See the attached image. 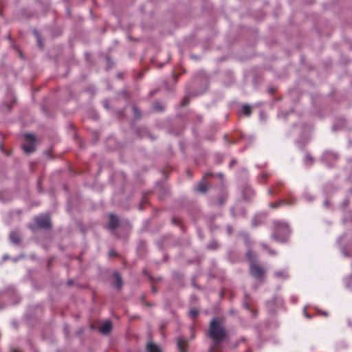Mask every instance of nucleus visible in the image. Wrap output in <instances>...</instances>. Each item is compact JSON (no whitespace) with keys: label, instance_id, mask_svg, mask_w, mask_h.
<instances>
[{"label":"nucleus","instance_id":"nucleus-1","mask_svg":"<svg viewBox=\"0 0 352 352\" xmlns=\"http://www.w3.org/2000/svg\"><path fill=\"white\" fill-rule=\"evenodd\" d=\"M226 329L221 325L217 319H213L210 323L208 336L215 343L223 341L226 337Z\"/></svg>","mask_w":352,"mask_h":352},{"label":"nucleus","instance_id":"nucleus-2","mask_svg":"<svg viewBox=\"0 0 352 352\" xmlns=\"http://www.w3.org/2000/svg\"><path fill=\"white\" fill-rule=\"evenodd\" d=\"M274 226L272 239L277 241H286L290 234L289 225L286 222L277 221L274 222Z\"/></svg>","mask_w":352,"mask_h":352},{"label":"nucleus","instance_id":"nucleus-3","mask_svg":"<svg viewBox=\"0 0 352 352\" xmlns=\"http://www.w3.org/2000/svg\"><path fill=\"white\" fill-rule=\"evenodd\" d=\"M26 142L22 145L23 151L31 153L35 151L36 139L32 134L27 133L24 135Z\"/></svg>","mask_w":352,"mask_h":352},{"label":"nucleus","instance_id":"nucleus-4","mask_svg":"<svg viewBox=\"0 0 352 352\" xmlns=\"http://www.w3.org/2000/svg\"><path fill=\"white\" fill-rule=\"evenodd\" d=\"M250 273L256 279H262L265 275V270L256 262L250 263Z\"/></svg>","mask_w":352,"mask_h":352},{"label":"nucleus","instance_id":"nucleus-5","mask_svg":"<svg viewBox=\"0 0 352 352\" xmlns=\"http://www.w3.org/2000/svg\"><path fill=\"white\" fill-rule=\"evenodd\" d=\"M37 226L42 229L51 228L50 219L48 215H39L36 216L34 219Z\"/></svg>","mask_w":352,"mask_h":352},{"label":"nucleus","instance_id":"nucleus-6","mask_svg":"<svg viewBox=\"0 0 352 352\" xmlns=\"http://www.w3.org/2000/svg\"><path fill=\"white\" fill-rule=\"evenodd\" d=\"M119 223H120V221H119V219L117 216L113 214H111L109 215V223H108V228L110 230H116L118 226H119Z\"/></svg>","mask_w":352,"mask_h":352},{"label":"nucleus","instance_id":"nucleus-7","mask_svg":"<svg viewBox=\"0 0 352 352\" xmlns=\"http://www.w3.org/2000/svg\"><path fill=\"white\" fill-rule=\"evenodd\" d=\"M111 322L109 320H107L100 326L99 331L102 334H108L111 331Z\"/></svg>","mask_w":352,"mask_h":352},{"label":"nucleus","instance_id":"nucleus-8","mask_svg":"<svg viewBox=\"0 0 352 352\" xmlns=\"http://www.w3.org/2000/svg\"><path fill=\"white\" fill-rule=\"evenodd\" d=\"M274 274L275 278L277 279L285 280L289 278V274L285 270L276 271Z\"/></svg>","mask_w":352,"mask_h":352},{"label":"nucleus","instance_id":"nucleus-9","mask_svg":"<svg viewBox=\"0 0 352 352\" xmlns=\"http://www.w3.org/2000/svg\"><path fill=\"white\" fill-rule=\"evenodd\" d=\"M195 190L201 193H206L208 190V185L204 181H201L197 186Z\"/></svg>","mask_w":352,"mask_h":352},{"label":"nucleus","instance_id":"nucleus-10","mask_svg":"<svg viewBox=\"0 0 352 352\" xmlns=\"http://www.w3.org/2000/svg\"><path fill=\"white\" fill-rule=\"evenodd\" d=\"M113 276L116 279L115 287L118 289H120L122 286V279L121 276L120 275V274L118 272H114Z\"/></svg>","mask_w":352,"mask_h":352},{"label":"nucleus","instance_id":"nucleus-11","mask_svg":"<svg viewBox=\"0 0 352 352\" xmlns=\"http://www.w3.org/2000/svg\"><path fill=\"white\" fill-rule=\"evenodd\" d=\"M187 344V341L184 337H179L177 340V345L181 352H185L184 346Z\"/></svg>","mask_w":352,"mask_h":352},{"label":"nucleus","instance_id":"nucleus-12","mask_svg":"<svg viewBox=\"0 0 352 352\" xmlns=\"http://www.w3.org/2000/svg\"><path fill=\"white\" fill-rule=\"evenodd\" d=\"M146 351L147 352H161L160 348L152 342L147 344Z\"/></svg>","mask_w":352,"mask_h":352},{"label":"nucleus","instance_id":"nucleus-13","mask_svg":"<svg viewBox=\"0 0 352 352\" xmlns=\"http://www.w3.org/2000/svg\"><path fill=\"white\" fill-rule=\"evenodd\" d=\"M283 204L289 205V204H292V202H289L285 200H280V201L274 202V203H270L269 206L272 208H276Z\"/></svg>","mask_w":352,"mask_h":352},{"label":"nucleus","instance_id":"nucleus-14","mask_svg":"<svg viewBox=\"0 0 352 352\" xmlns=\"http://www.w3.org/2000/svg\"><path fill=\"white\" fill-rule=\"evenodd\" d=\"M254 195V190L250 187H248L243 192V197H244V199L246 200L250 199L251 197V195Z\"/></svg>","mask_w":352,"mask_h":352},{"label":"nucleus","instance_id":"nucleus-15","mask_svg":"<svg viewBox=\"0 0 352 352\" xmlns=\"http://www.w3.org/2000/svg\"><path fill=\"white\" fill-rule=\"evenodd\" d=\"M10 239L14 244H19L20 243V237L16 232L10 233Z\"/></svg>","mask_w":352,"mask_h":352},{"label":"nucleus","instance_id":"nucleus-16","mask_svg":"<svg viewBox=\"0 0 352 352\" xmlns=\"http://www.w3.org/2000/svg\"><path fill=\"white\" fill-rule=\"evenodd\" d=\"M263 217H262L261 215H256V216H255V217L252 220V226L254 227H256V226L261 224V223H262L261 219Z\"/></svg>","mask_w":352,"mask_h":352},{"label":"nucleus","instance_id":"nucleus-17","mask_svg":"<svg viewBox=\"0 0 352 352\" xmlns=\"http://www.w3.org/2000/svg\"><path fill=\"white\" fill-rule=\"evenodd\" d=\"M219 247V244L216 241H212L210 242L207 245L208 249L211 250H217Z\"/></svg>","mask_w":352,"mask_h":352},{"label":"nucleus","instance_id":"nucleus-18","mask_svg":"<svg viewBox=\"0 0 352 352\" xmlns=\"http://www.w3.org/2000/svg\"><path fill=\"white\" fill-rule=\"evenodd\" d=\"M324 158L325 159H333V160H336L337 159V155L334 153H332V152H326L324 154Z\"/></svg>","mask_w":352,"mask_h":352},{"label":"nucleus","instance_id":"nucleus-19","mask_svg":"<svg viewBox=\"0 0 352 352\" xmlns=\"http://www.w3.org/2000/svg\"><path fill=\"white\" fill-rule=\"evenodd\" d=\"M243 112L246 116H249L251 114V112H252L251 107L248 105V104L243 105Z\"/></svg>","mask_w":352,"mask_h":352},{"label":"nucleus","instance_id":"nucleus-20","mask_svg":"<svg viewBox=\"0 0 352 352\" xmlns=\"http://www.w3.org/2000/svg\"><path fill=\"white\" fill-rule=\"evenodd\" d=\"M247 257L250 261V263H251L252 262H255V261H254L255 256L254 255V254L252 253V251H250V250L248 251Z\"/></svg>","mask_w":352,"mask_h":352},{"label":"nucleus","instance_id":"nucleus-21","mask_svg":"<svg viewBox=\"0 0 352 352\" xmlns=\"http://www.w3.org/2000/svg\"><path fill=\"white\" fill-rule=\"evenodd\" d=\"M133 111L135 118L139 119L141 117V112L138 107H133Z\"/></svg>","mask_w":352,"mask_h":352},{"label":"nucleus","instance_id":"nucleus-22","mask_svg":"<svg viewBox=\"0 0 352 352\" xmlns=\"http://www.w3.org/2000/svg\"><path fill=\"white\" fill-rule=\"evenodd\" d=\"M153 108L156 110V111H162L164 109V107L162 106V104L160 102H154L153 104Z\"/></svg>","mask_w":352,"mask_h":352},{"label":"nucleus","instance_id":"nucleus-23","mask_svg":"<svg viewBox=\"0 0 352 352\" xmlns=\"http://www.w3.org/2000/svg\"><path fill=\"white\" fill-rule=\"evenodd\" d=\"M314 162V160L311 156H310L309 154H307L305 158V162L309 163V164H312Z\"/></svg>","mask_w":352,"mask_h":352},{"label":"nucleus","instance_id":"nucleus-24","mask_svg":"<svg viewBox=\"0 0 352 352\" xmlns=\"http://www.w3.org/2000/svg\"><path fill=\"white\" fill-rule=\"evenodd\" d=\"M34 34L36 35V36L37 37V41H38V44L39 45V47L41 48L43 47V44L41 43V40H40V36H39V34H38V32L37 30H34Z\"/></svg>","mask_w":352,"mask_h":352},{"label":"nucleus","instance_id":"nucleus-25","mask_svg":"<svg viewBox=\"0 0 352 352\" xmlns=\"http://www.w3.org/2000/svg\"><path fill=\"white\" fill-rule=\"evenodd\" d=\"M199 314L198 310L197 309H191L190 311V315L192 318H195Z\"/></svg>","mask_w":352,"mask_h":352},{"label":"nucleus","instance_id":"nucleus-26","mask_svg":"<svg viewBox=\"0 0 352 352\" xmlns=\"http://www.w3.org/2000/svg\"><path fill=\"white\" fill-rule=\"evenodd\" d=\"M189 102V98L188 96H186L182 103V106L186 105Z\"/></svg>","mask_w":352,"mask_h":352},{"label":"nucleus","instance_id":"nucleus-27","mask_svg":"<svg viewBox=\"0 0 352 352\" xmlns=\"http://www.w3.org/2000/svg\"><path fill=\"white\" fill-rule=\"evenodd\" d=\"M278 300V299L277 298H274V299L273 300L268 301V302H267V306H269V307H270V306L274 304V302L276 300Z\"/></svg>","mask_w":352,"mask_h":352},{"label":"nucleus","instance_id":"nucleus-28","mask_svg":"<svg viewBox=\"0 0 352 352\" xmlns=\"http://www.w3.org/2000/svg\"><path fill=\"white\" fill-rule=\"evenodd\" d=\"M305 309H306V308H305V309H304V314H305V317H307V318H309V319H310V318H311V316H310L309 314H308L305 311Z\"/></svg>","mask_w":352,"mask_h":352},{"label":"nucleus","instance_id":"nucleus-29","mask_svg":"<svg viewBox=\"0 0 352 352\" xmlns=\"http://www.w3.org/2000/svg\"><path fill=\"white\" fill-rule=\"evenodd\" d=\"M269 253L271 255H275L276 254V252L274 250H269Z\"/></svg>","mask_w":352,"mask_h":352},{"label":"nucleus","instance_id":"nucleus-30","mask_svg":"<svg viewBox=\"0 0 352 352\" xmlns=\"http://www.w3.org/2000/svg\"><path fill=\"white\" fill-rule=\"evenodd\" d=\"M291 300H292L293 303H295L297 301V298L294 296V297L292 298Z\"/></svg>","mask_w":352,"mask_h":352},{"label":"nucleus","instance_id":"nucleus-31","mask_svg":"<svg viewBox=\"0 0 352 352\" xmlns=\"http://www.w3.org/2000/svg\"><path fill=\"white\" fill-rule=\"evenodd\" d=\"M244 307L247 309H250V305L248 303H244Z\"/></svg>","mask_w":352,"mask_h":352},{"label":"nucleus","instance_id":"nucleus-32","mask_svg":"<svg viewBox=\"0 0 352 352\" xmlns=\"http://www.w3.org/2000/svg\"><path fill=\"white\" fill-rule=\"evenodd\" d=\"M268 193H269V195H273V193H274V192H273V190H272V188H270V189L268 190Z\"/></svg>","mask_w":352,"mask_h":352},{"label":"nucleus","instance_id":"nucleus-33","mask_svg":"<svg viewBox=\"0 0 352 352\" xmlns=\"http://www.w3.org/2000/svg\"><path fill=\"white\" fill-rule=\"evenodd\" d=\"M228 234H230L231 232H232V229H231V227L230 226H228Z\"/></svg>","mask_w":352,"mask_h":352},{"label":"nucleus","instance_id":"nucleus-34","mask_svg":"<svg viewBox=\"0 0 352 352\" xmlns=\"http://www.w3.org/2000/svg\"><path fill=\"white\" fill-rule=\"evenodd\" d=\"M67 284H68L69 285H72L73 284V280H69V281L67 282Z\"/></svg>","mask_w":352,"mask_h":352},{"label":"nucleus","instance_id":"nucleus-35","mask_svg":"<svg viewBox=\"0 0 352 352\" xmlns=\"http://www.w3.org/2000/svg\"><path fill=\"white\" fill-rule=\"evenodd\" d=\"M306 199L308 200V201H311L312 199L311 197H308V196H306Z\"/></svg>","mask_w":352,"mask_h":352},{"label":"nucleus","instance_id":"nucleus-36","mask_svg":"<svg viewBox=\"0 0 352 352\" xmlns=\"http://www.w3.org/2000/svg\"><path fill=\"white\" fill-rule=\"evenodd\" d=\"M269 91H270V93H273L274 91V89H270Z\"/></svg>","mask_w":352,"mask_h":352},{"label":"nucleus","instance_id":"nucleus-37","mask_svg":"<svg viewBox=\"0 0 352 352\" xmlns=\"http://www.w3.org/2000/svg\"><path fill=\"white\" fill-rule=\"evenodd\" d=\"M324 204V205H325L326 206H328V202H327V201H325Z\"/></svg>","mask_w":352,"mask_h":352},{"label":"nucleus","instance_id":"nucleus-38","mask_svg":"<svg viewBox=\"0 0 352 352\" xmlns=\"http://www.w3.org/2000/svg\"><path fill=\"white\" fill-rule=\"evenodd\" d=\"M7 258H8V256H7V255H5V256H3V259L5 260V259H7Z\"/></svg>","mask_w":352,"mask_h":352},{"label":"nucleus","instance_id":"nucleus-39","mask_svg":"<svg viewBox=\"0 0 352 352\" xmlns=\"http://www.w3.org/2000/svg\"><path fill=\"white\" fill-rule=\"evenodd\" d=\"M109 254H110V255H111H111H113H113H115V254H113V252H109Z\"/></svg>","mask_w":352,"mask_h":352},{"label":"nucleus","instance_id":"nucleus-40","mask_svg":"<svg viewBox=\"0 0 352 352\" xmlns=\"http://www.w3.org/2000/svg\"><path fill=\"white\" fill-rule=\"evenodd\" d=\"M104 106H105L106 108H107V103L105 102L104 103Z\"/></svg>","mask_w":352,"mask_h":352},{"label":"nucleus","instance_id":"nucleus-41","mask_svg":"<svg viewBox=\"0 0 352 352\" xmlns=\"http://www.w3.org/2000/svg\"><path fill=\"white\" fill-rule=\"evenodd\" d=\"M323 314H324V316H327V314L326 312H324V313H323Z\"/></svg>","mask_w":352,"mask_h":352},{"label":"nucleus","instance_id":"nucleus-42","mask_svg":"<svg viewBox=\"0 0 352 352\" xmlns=\"http://www.w3.org/2000/svg\"><path fill=\"white\" fill-rule=\"evenodd\" d=\"M263 246L267 249V246L265 245H263Z\"/></svg>","mask_w":352,"mask_h":352},{"label":"nucleus","instance_id":"nucleus-43","mask_svg":"<svg viewBox=\"0 0 352 352\" xmlns=\"http://www.w3.org/2000/svg\"><path fill=\"white\" fill-rule=\"evenodd\" d=\"M343 253L344 254V256H347V254L343 251Z\"/></svg>","mask_w":352,"mask_h":352}]
</instances>
